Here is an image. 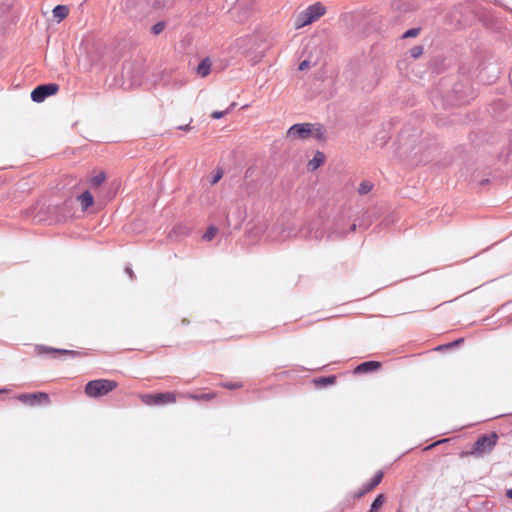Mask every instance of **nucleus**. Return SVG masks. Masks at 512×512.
Returning a JSON list of instances; mask_svg holds the SVG:
<instances>
[{
	"mask_svg": "<svg viewBox=\"0 0 512 512\" xmlns=\"http://www.w3.org/2000/svg\"><path fill=\"white\" fill-rule=\"evenodd\" d=\"M74 214V202L66 199L60 204L43 205L34 216L35 221L48 225L65 222Z\"/></svg>",
	"mask_w": 512,
	"mask_h": 512,
	"instance_id": "f257e3e1",
	"label": "nucleus"
},
{
	"mask_svg": "<svg viewBox=\"0 0 512 512\" xmlns=\"http://www.w3.org/2000/svg\"><path fill=\"white\" fill-rule=\"evenodd\" d=\"M325 12L326 7L321 2H315L296 16L294 26L296 29L308 26L317 21Z\"/></svg>",
	"mask_w": 512,
	"mask_h": 512,
	"instance_id": "f03ea898",
	"label": "nucleus"
},
{
	"mask_svg": "<svg viewBox=\"0 0 512 512\" xmlns=\"http://www.w3.org/2000/svg\"><path fill=\"white\" fill-rule=\"evenodd\" d=\"M118 386V383L110 379H94L85 384L84 392L90 398H99L109 394Z\"/></svg>",
	"mask_w": 512,
	"mask_h": 512,
	"instance_id": "7ed1b4c3",
	"label": "nucleus"
},
{
	"mask_svg": "<svg viewBox=\"0 0 512 512\" xmlns=\"http://www.w3.org/2000/svg\"><path fill=\"white\" fill-rule=\"evenodd\" d=\"M498 440L499 436L495 431L483 433L479 435L473 443L470 454L478 457L485 453H489L497 445Z\"/></svg>",
	"mask_w": 512,
	"mask_h": 512,
	"instance_id": "20e7f679",
	"label": "nucleus"
},
{
	"mask_svg": "<svg viewBox=\"0 0 512 512\" xmlns=\"http://www.w3.org/2000/svg\"><path fill=\"white\" fill-rule=\"evenodd\" d=\"M141 401L147 406H163L174 403L176 394L172 391L145 393L141 395Z\"/></svg>",
	"mask_w": 512,
	"mask_h": 512,
	"instance_id": "39448f33",
	"label": "nucleus"
},
{
	"mask_svg": "<svg viewBox=\"0 0 512 512\" xmlns=\"http://www.w3.org/2000/svg\"><path fill=\"white\" fill-rule=\"evenodd\" d=\"M35 352L38 356L49 355L53 359L61 358V357H71L76 358L81 356V352L76 350L64 349V348H54L43 344L35 345Z\"/></svg>",
	"mask_w": 512,
	"mask_h": 512,
	"instance_id": "423d86ee",
	"label": "nucleus"
},
{
	"mask_svg": "<svg viewBox=\"0 0 512 512\" xmlns=\"http://www.w3.org/2000/svg\"><path fill=\"white\" fill-rule=\"evenodd\" d=\"M59 89V85L54 82L40 84L31 91L30 98L35 103H42L48 97L57 94Z\"/></svg>",
	"mask_w": 512,
	"mask_h": 512,
	"instance_id": "0eeeda50",
	"label": "nucleus"
},
{
	"mask_svg": "<svg viewBox=\"0 0 512 512\" xmlns=\"http://www.w3.org/2000/svg\"><path fill=\"white\" fill-rule=\"evenodd\" d=\"M20 402L28 406H37L42 404H49V394L44 391H37L32 393H21L16 397Z\"/></svg>",
	"mask_w": 512,
	"mask_h": 512,
	"instance_id": "6e6552de",
	"label": "nucleus"
},
{
	"mask_svg": "<svg viewBox=\"0 0 512 512\" xmlns=\"http://www.w3.org/2000/svg\"><path fill=\"white\" fill-rule=\"evenodd\" d=\"M312 123L303 122L291 125L287 130V137H294L300 140L309 138L312 135Z\"/></svg>",
	"mask_w": 512,
	"mask_h": 512,
	"instance_id": "1a4fd4ad",
	"label": "nucleus"
},
{
	"mask_svg": "<svg viewBox=\"0 0 512 512\" xmlns=\"http://www.w3.org/2000/svg\"><path fill=\"white\" fill-rule=\"evenodd\" d=\"M450 63L448 58L443 55H436L428 62V70L432 74L440 75L447 71Z\"/></svg>",
	"mask_w": 512,
	"mask_h": 512,
	"instance_id": "9d476101",
	"label": "nucleus"
},
{
	"mask_svg": "<svg viewBox=\"0 0 512 512\" xmlns=\"http://www.w3.org/2000/svg\"><path fill=\"white\" fill-rule=\"evenodd\" d=\"M381 368V362L375 360H368L359 363L354 368V374H367L375 372Z\"/></svg>",
	"mask_w": 512,
	"mask_h": 512,
	"instance_id": "9b49d317",
	"label": "nucleus"
},
{
	"mask_svg": "<svg viewBox=\"0 0 512 512\" xmlns=\"http://www.w3.org/2000/svg\"><path fill=\"white\" fill-rule=\"evenodd\" d=\"M77 201L80 202L81 209L83 212H86L89 208L94 205V196L89 190L83 191L81 194L77 196Z\"/></svg>",
	"mask_w": 512,
	"mask_h": 512,
	"instance_id": "f8f14e48",
	"label": "nucleus"
},
{
	"mask_svg": "<svg viewBox=\"0 0 512 512\" xmlns=\"http://www.w3.org/2000/svg\"><path fill=\"white\" fill-rule=\"evenodd\" d=\"M326 156L323 152L317 150L312 159L307 164V169L311 172L319 169L325 162Z\"/></svg>",
	"mask_w": 512,
	"mask_h": 512,
	"instance_id": "ddd939ff",
	"label": "nucleus"
},
{
	"mask_svg": "<svg viewBox=\"0 0 512 512\" xmlns=\"http://www.w3.org/2000/svg\"><path fill=\"white\" fill-rule=\"evenodd\" d=\"M337 376L334 374L327 375V376H320L316 377L312 380L314 385L318 388H326L329 386H332L336 383Z\"/></svg>",
	"mask_w": 512,
	"mask_h": 512,
	"instance_id": "4468645a",
	"label": "nucleus"
},
{
	"mask_svg": "<svg viewBox=\"0 0 512 512\" xmlns=\"http://www.w3.org/2000/svg\"><path fill=\"white\" fill-rule=\"evenodd\" d=\"M212 62L209 57L203 58L196 67V72L201 77H206L210 74Z\"/></svg>",
	"mask_w": 512,
	"mask_h": 512,
	"instance_id": "2eb2a0df",
	"label": "nucleus"
},
{
	"mask_svg": "<svg viewBox=\"0 0 512 512\" xmlns=\"http://www.w3.org/2000/svg\"><path fill=\"white\" fill-rule=\"evenodd\" d=\"M53 18L60 23L63 21L69 14V7L64 4L56 5L52 10Z\"/></svg>",
	"mask_w": 512,
	"mask_h": 512,
	"instance_id": "dca6fc26",
	"label": "nucleus"
},
{
	"mask_svg": "<svg viewBox=\"0 0 512 512\" xmlns=\"http://www.w3.org/2000/svg\"><path fill=\"white\" fill-rule=\"evenodd\" d=\"M312 125H314V127L312 129V135L310 137L314 138L319 142L326 141V130L324 125L321 123H312Z\"/></svg>",
	"mask_w": 512,
	"mask_h": 512,
	"instance_id": "f3484780",
	"label": "nucleus"
},
{
	"mask_svg": "<svg viewBox=\"0 0 512 512\" xmlns=\"http://www.w3.org/2000/svg\"><path fill=\"white\" fill-rule=\"evenodd\" d=\"M384 472L382 470H378L368 482L364 483L366 488L371 492L374 490L383 480Z\"/></svg>",
	"mask_w": 512,
	"mask_h": 512,
	"instance_id": "a211bd4d",
	"label": "nucleus"
},
{
	"mask_svg": "<svg viewBox=\"0 0 512 512\" xmlns=\"http://www.w3.org/2000/svg\"><path fill=\"white\" fill-rule=\"evenodd\" d=\"M384 472L382 470H378L368 482L364 483L366 488L371 492L374 490L383 480Z\"/></svg>",
	"mask_w": 512,
	"mask_h": 512,
	"instance_id": "6ab92c4d",
	"label": "nucleus"
},
{
	"mask_svg": "<svg viewBox=\"0 0 512 512\" xmlns=\"http://www.w3.org/2000/svg\"><path fill=\"white\" fill-rule=\"evenodd\" d=\"M385 502L386 495L384 493H379L372 501L370 508L368 509L367 512H378Z\"/></svg>",
	"mask_w": 512,
	"mask_h": 512,
	"instance_id": "aec40b11",
	"label": "nucleus"
},
{
	"mask_svg": "<svg viewBox=\"0 0 512 512\" xmlns=\"http://www.w3.org/2000/svg\"><path fill=\"white\" fill-rule=\"evenodd\" d=\"M105 180H106L105 172H100L97 175L91 177L90 182H89L90 187L93 189H96V188L100 187L104 183Z\"/></svg>",
	"mask_w": 512,
	"mask_h": 512,
	"instance_id": "412c9836",
	"label": "nucleus"
},
{
	"mask_svg": "<svg viewBox=\"0 0 512 512\" xmlns=\"http://www.w3.org/2000/svg\"><path fill=\"white\" fill-rule=\"evenodd\" d=\"M369 492H370L369 489L366 488L365 484H363L360 489H358L357 491H355L353 493L348 494L346 497V500L349 501L350 499H352V500L360 499Z\"/></svg>",
	"mask_w": 512,
	"mask_h": 512,
	"instance_id": "4be33fe9",
	"label": "nucleus"
},
{
	"mask_svg": "<svg viewBox=\"0 0 512 512\" xmlns=\"http://www.w3.org/2000/svg\"><path fill=\"white\" fill-rule=\"evenodd\" d=\"M218 227L216 225H209L205 231V233L202 235V238L205 240V241H212L215 236L217 235L218 233Z\"/></svg>",
	"mask_w": 512,
	"mask_h": 512,
	"instance_id": "5701e85b",
	"label": "nucleus"
},
{
	"mask_svg": "<svg viewBox=\"0 0 512 512\" xmlns=\"http://www.w3.org/2000/svg\"><path fill=\"white\" fill-rule=\"evenodd\" d=\"M189 234V229L184 226V225H178V226H175L170 232H169V237L172 238L174 235L175 236H186Z\"/></svg>",
	"mask_w": 512,
	"mask_h": 512,
	"instance_id": "b1692460",
	"label": "nucleus"
},
{
	"mask_svg": "<svg viewBox=\"0 0 512 512\" xmlns=\"http://www.w3.org/2000/svg\"><path fill=\"white\" fill-rule=\"evenodd\" d=\"M464 343V338H457L449 343H446V344H442V345H439L436 350H443V349H450V348H455V347H459L461 344Z\"/></svg>",
	"mask_w": 512,
	"mask_h": 512,
	"instance_id": "393cba45",
	"label": "nucleus"
},
{
	"mask_svg": "<svg viewBox=\"0 0 512 512\" xmlns=\"http://www.w3.org/2000/svg\"><path fill=\"white\" fill-rule=\"evenodd\" d=\"M421 32V27H412L407 29L402 35L401 39H408V38H415L417 37Z\"/></svg>",
	"mask_w": 512,
	"mask_h": 512,
	"instance_id": "a878e982",
	"label": "nucleus"
},
{
	"mask_svg": "<svg viewBox=\"0 0 512 512\" xmlns=\"http://www.w3.org/2000/svg\"><path fill=\"white\" fill-rule=\"evenodd\" d=\"M373 188V184L370 181L364 180L359 184L358 193L359 195L368 194Z\"/></svg>",
	"mask_w": 512,
	"mask_h": 512,
	"instance_id": "bb28decb",
	"label": "nucleus"
},
{
	"mask_svg": "<svg viewBox=\"0 0 512 512\" xmlns=\"http://www.w3.org/2000/svg\"><path fill=\"white\" fill-rule=\"evenodd\" d=\"M216 396L215 393L209 392V393H201V394H192L191 398L197 401H211Z\"/></svg>",
	"mask_w": 512,
	"mask_h": 512,
	"instance_id": "cd10ccee",
	"label": "nucleus"
},
{
	"mask_svg": "<svg viewBox=\"0 0 512 512\" xmlns=\"http://www.w3.org/2000/svg\"><path fill=\"white\" fill-rule=\"evenodd\" d=\"M165 27H166V22L165 21H158V22H156L155 24L152 25V27L150 28V32L153 35H159L160 33L163 32Z\"/></svg>",
	"mask_w": 512,
	"mask_h": 512,
	"instance_id": "c85d7f7f",
	"label": "nucleus"
},
{
	"mask_svg": "<svg viewBox=\"0 0 512 512\" xmlns=\"http://www.w3.org/2000/svg\"><path fill=\"white\" fill-rule=\"evenodd\" d=\"M424 52L422 45H416L409 49V54L413 59L419 58Z\"/></svg>",
	"mask_w": 512,
	"mask_h": 512,
	"instance_id": "c756f323",
	"label": "nucleus"
},
{
	"mask_svg": "<svg viewBox=\"0 0 512 512\" xmlns=\"http://www.w3.org/2000/svg\"><path fill=\"white\" fill-rule=\"evenodd\" d=\"M223 174H224V171L221 168H217L216 170H214L212 173L211 179H210V183L212 185L218 183L221 180V178L223 177Z\"/></svg>",
	"mask_w": 512,
	"mask_h": 512,
	"instance_id": "7c9ffc66",
	"label": "nucleus"
},
{
	"mask_svg": "<svg viewBox=\"0 0 512 512\" xmlns=\"http://www.w3.org/2000/svg\"><path fill=\"white\" fill-rule=\"evenodd\" d=\"M222 387L229 389V390H236L243 387L242 382H225L222 383Z\"/></svg>",
	"mask_w": 512,
	"mask_h": 512,
	"instance_id": "2f4dec72",
	"label": "nucleus"
},
{
	"mask_svg": "<svg viewBox=\"0 0 512 512\" xmlns=\"http://www.w3.org/2000/svg\"><path fill=\"white\" fill-rule=\"evenodd\" d=\"M227 115V111L225 110H215L211 113V118L215 120H219Z\"/></svg>",
	"mask_w": 512,
	"mask_h": 512,
	"instance_id": "473e14b6",
	"label": "nucleus"
},
{
	"mask_svg": "<svg viewBox=\"0 0 512 512\" xmlns=\"http://www.w3.org/2000/svg\"><path fill=\"white\" fill-rule=\"evenodd\" d=\"M310 64H311L310 60H308V59L302 60L299 63L298 70L299 71H304V70H306L307 68L310 67Z\"/></svg>",
	"mask_w": 512,
	"mask_h": 512,
	"instance_id": "72a5a7b5",
	"label": "nucleus"
},
{
	"mask_svg": "<svg viewBox=\"0 0 512 512\" xmlns=\"http://www.w3.org/2000/svg\"><path fill=\"white\" fill-rule=\"evenodd\" d=\"M447 441H448L447 439H441V440H438V441L433 442L432 444H430V445L426 446V447L424 448V450H425V451L431 450L432 448H434V447L438 446L439 444H441V443H445V442H447Z\"/></svg>",
	"mask_w": 512,
	"mask_h": 512,
	"instance_id": "f704fd0d",
	"label": "nucleus"
},
{
	"mask_svg": "<svg viewBox=\"0 0 512 512\" xmlns=\"http://www.w3.org/2000/svg\"><path fill=\"white\" fill-rule=\"evenodd\" d=\"M177 129L181 130V131L188 132V131H191L193 129V127L190 124H185V125H179L177 127Z\"/></svg>",
	"mask_w": 512,
	"mask_h": 512,
	"instance_id": "c9c22d12",
	"label": "nucleus"
},
{
	"mask_svg": "<svg viewBox=\"0 0 512 512\" xmlns=\"http://www.w3.org/2000/svg\"><path fill=\"white\" fill-rule=\"evenodd\" d=\"M493 3L497 6H500V7H503L505 8L506 10L512 12V9L507 7L506 5H504L500 0H493Z\"/></svg>",
	"mask_w": 512,
	"mask_h": 512,
	"instance_id": "e433bc0d",
	"label": "nucleus"
},
{
	"mask_svg": "<svg viewBox=\"0 0 512 512\" xmlns=\"http://www.w3.org/2000/svg\"><path fill=\"white\" fill-rule=\"evenodd\" d=\"M125 272H126V274H127L131 279H133V278L135 277V274H134V272H133V270H132V268H131V267H129V266H128V267H126V268H125Z\"/></svg>",
	"mask_w": 512,
	"mask_h": 512,
	"instance_id": "4c0bfd02",
	"label": "nucleus"
},
{
	"mask_svg": "<svg viewBox=\"0 0 512 512\" xmlns=\"http://www.w3.org/2000/svg\"><path fill=\"white\" fill-rule=\"evenodd\" d=\"M490 179L489 178H482L481 180H479L478 184L480 186H486L490 183Z\"/></svg>",
	"mask_w": 512,
	"mask_h": 512,
	"instance_id": "58836bf2",
	"label": "nucleus"
},
{
	"mask_svg": "<svg viewBox=\"0 0 512 512\" xmlns=\"http://www.w3.org/2000/svg\"><path fill=\"white\" fill-rule=\"evenodd\" d=\"M357 229V224L356 223H352L350 226H349V230L347 232H344L343 234H347V233H352V232H355Z\"/></svg>",
	"mask_w": 512,
	"mask_h": 512,
	"instance_id": "ea45409f",
	"label": "nucleus"
},
{
	"mask_svg": "<svg viewBox=\"0 0 512 512\" xmlns=\"http://www.w3.org/2000/svg\"><path fill=\"white\" fill-rule=\"evenodd\" d=\"M132 67V64L130 62H124L123 63V73H125L127 70H130Z\"/></svg>",
	"mask_w": 512,
	"mask_h": 512,
	"instance_id": "a19ab883",
	"label": "nucleus"
},
{
	"mask_svg": "<svg viewBox=\"0 0 512 512\" xmlns=\"http://www.w3.org/2000/svg\"><path fill=\"white\" fill-rule=\"evenodd\" d=\"M237 103L236 102H232L226 109L225 111H227V114L230 113L235 107H236Z\"/></svg>",
	"mask_w": 512,
	"mask_h": 512,
	"instance_id": "79ce46f5",
	"label": "nucleus"
},
{
	"mask_svg": "<svg viewBox=\"0 0 512 512\" xmlns=\"http://www.w3.org/2000/svg\"><path fill=\"white\" fill-rule=\"evenodd\" d=\"M505 496H506L508 499L512 500V488H510V489H507V490H506V492H505Z\"/></svg>",
	"mask_w": 512,
	"mask_h": 512,
	"instance_id": "37998d69",
	"label": "nucleus"
},
{
	"mask_svg": "<svg viewBox=\"0 0 512 512\" xmlns=\"http://www.w3.org/2000/svg\"><path fill=\"white\" fill-rule=\"evenodd\" d=\"M189 323H190V321H189L187 318H183V319L181 320V324H182V325L187 326V325H189Z\"/></svg>",
	"mask_w": 512,
	"mask_h": 512,
	"instance_id": "c03bdc74",
	"label": "nucleus"
},
{
	"mask_svg": "<svg viewBox=\"0 0 512 512\" xmlns=\"http://www.w3.org/2000/svg\"><path fill=\"white\" fill-rule=\"evenodd\" d=\"M8 391H9V389L7 387H1L0 388V393H6Z\"/></svg>",
	"mask_w": 512,
	"mask_h": 512,
	"instance_id": "a18cd8bd",
	"label": "nucleus"
}]
</instances>
